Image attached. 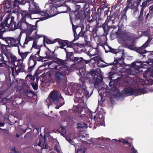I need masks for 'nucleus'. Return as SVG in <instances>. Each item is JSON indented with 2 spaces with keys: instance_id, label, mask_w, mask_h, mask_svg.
<instances>
[{
  "instance_id": "obj_5",
  "label": "nucleus",
  "mask_w": 153,
  "mask_h": 153,
  "mask_svg": "<svg viewBox=\"0 0 153 153\" xmlns=\"http://www.w3.org/2000/svg\"><path fill=\"white\" fill-rule=\"evenodd\" d=\"M50 102L48 104L50 105L52 104H57L55 107L56 109H58L64 104V99L60 94L56 90H53L51 93L50 96Z\"/></svg>"
},
{
  "instance_id": "obj_22",
  "label": "nucleus",
  "mask_w": 153,
  "mask_h": 153,
  "mask_svg": "<svg viewBox=\"0 0 153 153\" xmlns=\"http://www.w3.org/2000/svg\"><path fill=\"white\" fill-rule=\"evenodd\" d=\"M103 10V9H102L100 7L98 8L97 10V12L94 13V15H92L93 17L96 20L99 18L100 19L101 18V12Z\"/></svg>"
},
{
  "instance_id": "obj_39",
  "label": "nucleus",
  "mask_w": 153,
  "mask_h": 153,
  "mask_svg": "<svg viewBox=\"0 0 153 153\" xmlns=\"http://www.w3.org/2000/svg\"><path fill=\"white\" fill-rule=\"evenodd\" d=\"M73 59L74 60L73 61H72V62H75L76 61H79L78 62L80 63H81L82 61V60H83V58L82 57L79 58L78 57H74Z\"/></svg>"
},
{
  "instance_id": "obj_16",
  "label": "nucleus",
  "mask_w": 153,
  "mask_h": 153,
  "mask_svg": "<svg viewBox=\"0 0 153 153\" xmlns=\"http://www.w3.org/2000/svg\"><path fill=\"white\" fill-rule=\"evenodd\" d=\"M119 141L128 146L130 147V149L131 150V153H138L137 150L135 149L132 143H129L128 140H125L124 139H122L119 140Z\"/></svg>"
},
{
  "instance_id": "obj_53",
  "label": "nucleus",
  "mask_w": 153,
  "mask_h": 153,
  "mask_svg": "<svg viewBox=\"0 0 153 153\" xmlns=\"http://www.w3.org/2000/svg\"><path fill=\"white\" fill-rule=\"evenodd\" d=\"M147 3H148L146 1H145L143 2L141 5L142 6L141 9H144V8L146 7Z\"/></svg>"
},
{
  "instance_id": "obj_46",
  "label": "nucleus",
  "mask_w": 153,
  "mask_h": 153,
  "mask_svg": "<svg viewBox=\"0 0 153 153\" xmlns=\"http://www.w3.org/2000/svg\"><path fill=\"white\" fill-rule=\"evenodd\" d=\"M134 42H133L131 43L128 46V48L132 50H133L134 49Z\"/></svg>"
},
{
  "instance_id": "obj_13",
  "label": "nucleus",
  "mask_w": 153,
  "mask_h": 153,
  "mask_svg": "<svg viewBox=\"0 0 153 153\" xmlns=\"http://www.w3.org/2000/svg\"><path fill=\"white\" fill-rule=\"evenodd\" d=\"M40 51V49L36 53L33 54H32L30 57V59L36 61H45V60H44L45 59V57H44L41 56L39 55Z\"/></svg>"
},
{
  "instance_id": "obj_1",
  "label": "nucleus",
  "mask_w": 153,
  "mask_h": 153,
  "mask_svg": "<svg viewBox=\"0 0 153 153\" xmlns=\"http://www.w3.org/2000/svg\"><path fill=\"white\" fill-rule=\"evenodd\" d=\"M72 3L71 0H65L63 3L50 5L49 10H41L40 13L42 16H48L50 14L52 16H55L59 13H66L71 10V8L68 5V3Z\"/></svg>"
},
{
  "instance_id": "obj_31",
  "label": "nucleus",
  "mask_w": 153,
  "mask_h": 153,
  "mask_svg": "<svg viewBox=\"0 0 153 153\" xmlns=\"http://www.w3.org/2000/svg\"><path fill=\"white\" fill-rule=\"evenodd\" d=\"M33 48H34L36 49H38V50L40 49V51L41 50L40 47L37 45V42L36 40L33 41L32 47L30 49V51Z\"/></svg>"
},
{
  "instance_id": "obj_2",
  "label": "nucleus",
  "mask_w": 153,
  "mask_h": 153,
  "mask_svg": "<svg viewBox=\"0 0 153 153\" xmlns=\"http://www.w3.org/2000/svg\"><path fill=\"white\" fill-rule=\"evenodd\" d=\"M58 70L54 73V80L58 85L65 87L67 85L66 76L71 72V70Z\"/></svg>"
},
{
  "instance_id": "obj_33",
  "label": "nucleus",
  "mask_w": 153,
  "mask_h": 153,
  "mask_svg": "<svg viewBox=\"0 0 153 153\" xmlns=\"http://www.w3.org/2000/svg\"><path fill=\"white\" fill-rule=\"evenodd\" d=\"M141 0H135L133 4H131V6L133 7H138L140 5Z\"/></svg>"
},
{
  "instance_id": "obj_14",
  "label": "nucleus",
  "mask_w": 153,
  "mask_h": 153,
  "mask_svg": "<svg viewBox=\"0 0 153 153\" xmlns=\"http://www.w3.org/2000/svg\"><path fill=\"white\" fill-rule=\"evenodd\" d=\"M25 27V28H23V29H25L26 28L25 32L26 35L28 36H30L33 30H35L36 28L35 25L30 24L28 23H27V24Z\"/></svg>"
},
{
  "instance_id": "obj_44",
  "label": "nucleus",
  "mask_w": 153,
  "mask_h": 153,
  "mask_svg": "<svg viewBox=\"0 0 153 153\" xmlns=\"http://www.w3.org/2000/svg\"><path fill=\"white\" fill-rule=\"evenodd\" d=\"M101 26V25H97L96 24L94 27L93 28L92 31H94L95 33H96L98 30V28L102 27Z\"/></svg>"
},
{
  "instance_id": "obj_32",
  "label": "nucleus",
  "mask_w": 153,
  "mask_h": 153,
  "mask_svg": "<svg viewBox=\"0 0 153 153\" xmlns=\"http://www.w3.org/2000/svg\"><path fill=\"white\" fill-rule=\"evenodd\" d=\"M115 34L117 36H119L122 35L123 34H125L126 33L124 31L121 32V28L119 27L118 30L115 33Z\"/></svg>"
},
{
  "instance_id": "obj_8",
  "label": "nucleus",
  "mask_w": 153,
  "mask_h": 153,
  "mask_svg": "<svg viewBox=\"0 0 153 153\" xmlns=\"http://www.w3.org/2000/svg\"><path fill=\"white\" fill-rule=\"evenodd\" d=\"M124 94L127 96L134 95L137 96L141 94L146 93V91L143 88H137L133 89L131 87L124 88L123 90Z\"/></svg>"
},
{
  "instance_id": "obj_60",
  "label": "nucleus",
  "mask_w": 153,
  "mask_h": 153,
  "mask_svg": "<svg viewBox=\"0 0 153 153\" xmlns=\"http://www.w3.org/2000/svg\"><path fill=\"white\" fill-rule=\"evenodd\" d=\"M66 140L68 141V142L71 143V145H74L75 143L73 140L71 139H66Z\"/></svg>"
},
{
  "instance_id": "obj_47",
  "label": "nucleus",
  "mask_w": 153,
  "mask_h": 153,
  "mask_svg": "<svg viewBox=\"0 0 153 153\" xmlns=\"http://www.w3.org/2000/svg\"><path fill=\"white\" fill-rule=\"evenodd\" d=\"M109 51L110 52H111L114 54H116L117 53V50L116 49H113L111 47H109Z\"/></svg>"
},
{
  "instance_id": "obj_43",
  "label": "nucleus",
  "mask_w": 153,
  "mask_h": 153,
  "mask_svg": "<svg viewBox=\"0 0 153 153\" xmlns=\"http://www.w3.org/2000/svg\"><path fill=\"white\" fill-rule=\"evenodd\" d=\"M72 110L74 111L75 112H80L79 108L78 105L77 106H76L74 108H73Z\"/></svg>"
},
{
  "instance_id": "obj_7",
  "label": "nucleus",
  "mask_w": 153,
  "mask_h": 153,
  "mask_svg": "<svg viewBox=\"0 0 153 153\" xmlns=\"http://www.w3.org/2000/svg\"><path fill=\"white\" fill-rule=\"evenodd\" d=\"M67 90L69 93L70 92L72 94L75 93L76 96L81 95L82 97H83L84 96L86 97H89L90 96L88 91L86 89V86L85 87H81V86L78 85L76 86L75 88L73 87H68Z\"/></svg>"
},
{
  "instance_id": "obj_18",
  "label": "nucleus",
  "mask_w": 153,
  "mask_h": 153,
  "mask_svg": "<svg viewBox=\"0 0 153 153\" xmlns=\"http://www.w3.org/2000/svg\"><path fill=\"white\" fill-rule=\"evenodd\" d=\"M128 6L126 7L123 9V11L121 13H118L120 16L121 20L124 21L125 20L126 21L127 19V16L126 15V13L128 10Z\"/></svg>"
},
{
  "instance_id": "obj_48",
  "label": "nucleus",
  "mask_w": 153,
  "mask_h": 153,
  "mask_svg": "<svg viewBox=\"0 0 153 153\" xmlns=\"http://www.w3.org/2000/svg\"><path fill=\"white\" fill-rule=\"evenodd\" d=\"M17 58L15 56H12L11 57V63H14L17 61Z\"/></svg>"
},
{
  "instance_id": "obj_11",
  "label": "nucleus",
  "mask_w": 153,
  "mask_h": 153,
  "mask_svg": "<svg viewBox=\"0 0 153 153\" xmlns=\"http://www.w3.org/2000/svg\"><path fill=\"white\" fill-rule=\"evenodd\" d=\"M25 18L22 17L20 21L17 24H16L15 22L13 21V24L15 25V30L19 29L20 30H23V28H25V26L27 24L28 22H26Z\"/></svg>"
},
{
  "instance_id": "obj_56",
  "label": "nucleus",
  "mask_w": 153,
  "mask_h": 153,
  "mask_svg": "<svg viewBox=\"0 0 153 153\" xmlns=\"http://www.w3.org/2000/svg\"><path fill=\"white\" fill-rule=\"evenodd\" d=\"M35 62H36V61L33 60H32V59H30L29 58L28 65H30V64L31 65H33L34 64Z\"/></svg>"
},
{
  "instance_id": "obj_38",
  "label": "nucleus",
  "mask_w": 153,
  "mask_h": 153,
  "mask_svg": "<svg viewBox=\"0 0 153 153\" xmlns=\"http://www.w3.org/2000/svg\"><path fill=\"white\" fill-rule=\"evenodd\" d=\"M90 1L91 0H80L81 3L80 4L84 3V4L83 5V8H85L87 5L86 3L90 2Z\"/></svg>"
},
{
  "instance_id": "obj_49",
  "label": "nucleus",
  "mask_w": 153,
  "mask_h": 153,
  "mask_svg": "<svg viewBox=\"0 0 153 153\" xmlns=\"http://www.w3.org/2000/svg\"><path fill=\"white\" fill-rule=\"evenodd\" d=\"M148 58L150 59H153V51L150 52L149 54L147 55Z\"/></svg>"
},
{
  "instance_id": "obj_63",
  "label": "nucleus",
  "mask_w": 153,
  "mask_h": 153,
  "mask_svg": "<svg viewBox=\"0 0 153 153\" xmlns=\"http://www.w3.org/2000/svg\"><path fill=\"white\" fill-rule=\"evenodd\" d=\"M91 11L92 12V14L91 15V16H92L93 15H94V14L96 13V9L95 7H93L91 9Z\"/></svg>"
},
{
  "instance_id": "obj_9",
  "label": "nucleus",
  "mask_w": 153,
  "mask_h": 153,
  "mask_svg": "<svg viewBox=\"0 0 153 153\" xmlns=\"http://www.w3.org/2000/svg\"><path fill=\"white\" fill-rule=\"evenodd\" d=\"M53 62L57 65H55L54 67L55 69L57 70H71L67 65L68 64L66 62V61L61 59L56 58L53 60Z\"/></svg>"
},
{
  "instance_id": "obj_29",
  "label": "nucleus",
  "mask_w": 153,
  "mask_h": 153,
  "mask_svg": "<svg viewBox=\"0 0 153 153\" xmlns=\"http://www.w3.org/2000/svg\"><path fill=\"white\" fill-rule=\"evenodd\" d=\"M153 16V12H149L146 16V19L145 20V23L149 21Z\"/></svg>"
},
{
  "instance_id": "obj_37",
  "label": "nucleus",
  "mask_w": 153,
  "mask_h": 153,
  "mask_svg": "<svg viewBox=\"0 0 153 153\" xmlns=\"http://www.w3.org/2000/svg\"><path fill=\"white\" fill-rule=\"evenodd\" d=\"M45 138L43 137H40L39 138V143L38 144V146H39L42 147L43 146V144H42V142L44 141Z\"/></svg>"
},
{
  "instance_id": "obj_41",
  "label": "nucleus",
  "mask_w": 153,
  "mask_h": 153,
  "mask_svg": "<svg viewBox=\"0 0 153 153\" xmlns=\"http://www.w3.org/2000/svg\"><path fill=\"white\" fill-rule=\"evenodd\" d=\"M108 79L111 80H112V79L114 77V76L115 74L114 73H112L110 71L108 73Z\"/></svg>"
},
{
  "instance_id": "obj_59",
  "label": "nucleus",
  "mask_w": 153,
  "mask_h": 153,
  "mask_svg": "<svg viewBox=\"0 0 153 153\" xmlns=\"http://www.w3.org/2000/svg\"><path fill=\"white\" fill-rule=\"evenodd\" d=\"M27 37L30 41L31 40H36V38L34 36L30 37L29 36H27Z\"/></svg>"
},
{
  "instance_id": "obj_25",
  "label": "nucleus",
  "mask_w": 153,
  "mask_h": 153,
  "mask_svg": "<svg viewBox=\"0 0 153 153\" xmlns=\"http://www.w3.org/2000/svg\"><path fill=\"white\" fill-rule=\"evenodd\" d=\"M99 116V114H96V116L95 115L94 117V120L96 122L99 121L101 125H102L104 123V118L102 116L100 119V117L99 118L98 117Z\"/></svg>"
},
{
  "instance_id": "obj_52",
  "label": "nucleus",
  "mask_w": 153,
  "mask_h": 153,
  "mask_svg": "<svg viewBox=\"0 0 153 153\" xmlns=\"http://www.w3.org/2000/svg\"><path fill=\"white\" fill-rule=\"evenodd\" d=\"M85 151L83 149L79 148L77 151V153H85Z\"/></svg>"
},
{
  "instance_id": "obj_61",
  "label": "nucleus",
  "mask_w": 153,
  "mask_h": 153,
  "mask_svg": "<svg viewBox=\"0 0 153 153\" xmlns=\"http://www.w3.org/2000/svg\"><path fill=\"white\" fill-rule=\"evenodd\" d=\"M26 77H29L31 80H34L35 79V77L31 75L30 74H28L27 76Z\"/></svg>"
},
{
  "instance_id": "obj_50",
  "label": "nucleus",
  "mask_w": 153,
  "mask_h": 153,
  "mask_svg": "<svg viewBox=\"0 0 153 153\" xmlns=\"http://www.w3.org/2000/svg\"><path fill=\"white\" fill-rule=\"evenodd\" d=\"M74 40H73V41L74 42L77 40L79 39V37L80 36H79V34L77 35V34L76 33V32L75 33V34L74 33Z\"/></svg>"
},
{
  "instance_id": "obj_19",
  "label": "nucleus",
  "mask_w": 153,
  "mask_h": 153,
  "mask_svg": "<svg viewBox=\"0 0 153 153\" xmlns=\"http://www.w3.org/2000/svg\"><path fill=\"white\" fill-rule=\"evenodd\" d=\"M22 65L18 62L16 66L15 65V70L17 74L21 72H25L26 71L25 70V67L22 66Z\"/></svg>"
},
{
  "instance_id": "obj_15",
  "label": "nucleus",
  "mask_w": 153,
  "mask_h": 153,
  "mask_svg": "<svg viewBox=\"0 0 153 153\" xmlns=\"http://www.w3.org/2000/svg\"><path fill=\"white\" fill-rule=\"evenodd\" d=\"M149 42L146 41L143 45L141 47L137 48L136 49V51L138 53L143 55L144 57L146 55H143L146 53L145 50H144L145 48L148 46Z\"/></svg>"
},
{
  "instance_id": "obj_45",
  "label": "nucleus",
  "mask_w": 153,
  "mask_h": 153,
  "mask_svg": "<svg viewBox=\"0 0 153 153\" xmlns=\"http://www.w3.org/2000/svg\"><path fill=\"white\" fill-rule=\"evenodd\" d=\"M120 60V59H119V60H118L117 59H115L114 60V62L113 63L109 64V65H116L118 63H119L118 62L119 61V60Z\"/></svg>"
},
{
  "instance_id": "obj_51",
  "label": "nucleus",
  "mask_w": 153,
  "mask_h": 153,
  "mask_svg": "<svg viewBox=\"0 0 153 153\" xmlns=\"http://www.w3.org/2000/svg\"><path fill=\"white\" fill-rule=\"evenodd\" d=\"M144 10L143 9V8L141 9L140 15L138 17V19L140 20H141L143 18V14Z\"/></svg>"
},
{
  "instance_id": "obj_20",
  "label": "nucleus",
  "mask_w": 153,
  "mask_h": 153,
  "mask_svg": "<svg viewBox=\"0 0 153 153\" xmlns=\"http://www.w3.org/2000/svg\"><path fill=\"white\" fill-rule=\"evenodd\" d=\"M111 21L112 23L117 21H119L120 22L122 20H121L120 16L118 13L117 14L116 13H114L112 16H110Z\"/></svg>"
},
{
  "instance_id": "obj_21",
  "label": "nucleus",
  "mask_w": 153,
  "mask_h": 153,
  "mask_svg": "<svg viewBox=\"0 0 153 153\" xmlns=\"http://www.w3.org/2000/svg\"><path fill=\"white\" fill-rule=\"evenodd\" d=\"M56 42L59 43V45H61V46L59 48L64 49V48L63 47L67 45V42H68V41L67 40H63L60 39H56Z\"/></svg>"
},
{
  "instance_id": "obj_27",
  "label": "nucleus",
  "mask_w": 153,
  "mask_h": 153,
  "mask_svg": "<svg viewBox=\"0 0 153 153\" xmlns=\"http://www.w3.org/2000/svg\"><path fill=\"white\" fill-rule=\"evenodd\" d=\"M43 42L44 44L46 42L47 44H52L56 42V39L52 41L49 39L46 38L45 36H44Z\"/></svg>"
},
{
  "instance_id": "obj_30",
  "label": "nucleus",
  "mask_w": 153,
  "mask_h": 153,
  "mask_svg": "<svg viewBox=\"0 0 153 153\" xmlns=\"http://www.w3.org/2000/svg\"><path fill=\"white\" fill-rule=\"evenodd\" d=\"M47 48L48 50V51L45 52L46 56L44 57H45V59H51L53 58V55H50L51 52V51L48 48Z\"/></svg>"
},
{
  "instance_id": "obj_17",
  "label": "nucleus",
  "mask_w": 153,
  "mask_h": 153,
  "mask_svg": "<svg viewBox=\"0 0 153 153\" xmlns=\"http://www.w3.org/2000/svg\"><path fill=\"white\" fill-rule=\"evenodd\" d=\"M64 50L66 53V58L67 60H70L71 61L74 60V53L73 52L69 51V50L64 48Z\"/></svg>"
},
{
  "instance_id": "obj_64",
  "label": "nucleus",
  "mask_w": 153,
  "mask_h": 153,
  "mask_svg": "<svg viewBox=\"0 0 153 153\" xmlns=\"http://www.w3.org/2000/svg\"><path fill=\"white\" fill-rule=\"evenodd\" d=\"M111 90L114 92L117 91V88L116 86L112 87L111 88Z\"/></svg>"
},
{
  "instance_id": "obj_12",
  "label": "nucleus",
  "mask_w": 153,
  "mask_h": 153,
  "mask_svg": "<svg viewBox=\"0 0 153 153\" xmlns=\"http://www.w3.org/2000/svg\"><path fill=\"white\" fill-rule=\"evenodd\" d=\"M7 49L6 46L2 44L0 42V67H2L3 64L6 63V61L4 60V57L2 52Z\"/></svg>"
},
{
  "instance_id": "obj_28",
  "label": "nucleus",
  "mask_w": 153,
  "mask_h": 153,
  "mask_svg": "<svg viewBox=\"0 0 153 153\" xmlns=\"http://www.w3.org/2000/svg\"><path fill=\"white\" fill-rule=\"evenodd\" d=\"M79 95L80 96H77L74 99V102L79 103L84 102L83 97H82L81 95Z\"/></svg>"
},
{
  "instance_id": "obj_54",
  "label": "nucleus",
  "mask_w": 153,
  "mask_h": 153,
  "mask_svg": "<svg viewBox=\"0 0 153 153\" xmlns=\"http://www.w3.org/2000/svg\"><path fill=\"white\" fill-rule=\"evenodd\" d=\"M83 69V68L80 69L79 71V74L81 75L82 76H84L85 75V73L84 71H82Z\"/></svg>"
},
{
  "instance_id": "obj_42",
  "label": "nucleus",
  "mask_w": 153,
  "mask_h": 153,
  "mask_svg": "<svg viewBox=\"0 0 153 153\" xmlns=\"http://www.w3.org/2000/svg\"><path fill=\"white\" fill-rule=\"evenodd\" d=\"M74 42H73V41L71 42H67V48H73V45L74 44L73 43Z\"/></svg>"
},
{
  "instance_id": "obj_58",
  "label": "nucleus",
  "mask_w": 153,
  "mask_h": 153,
  "mask_svg": "<svg viewBox=\"0 0 153 153\" xmlns=\"http://www.w3.org/2000/svg\"><path fill=\"white\" fill-rule=\"evenodd\" d=\"M111 16L110 15H109V16H107V19L105 21L104 23H107V24H108V23L110 22V21H111V19L110 18Z\"/></svg>"
},
{
  "instance_id": "obj_34",
  "label": "nucleus",
  "mask_w": 153,
  "mask_h": 153,
  "mask_svg": "<svg viewBox=\"0 0 153 153\" xmlns=\"http://www.w3.org/2000/svg\"><path fill=\"white\" fill-rule=\"evenodd\" d=\"M87 78L85 77H80V78L79 79L81 81L82 83V87H85V86H86V85L85 84V80L86 79H87Z\"/></svg>"
},
{
  "instance_id": "obj_26",
  "label": "nucleus",
  "mask_w": 153,
  "mask_h": 153,
  "mask_svg": "<svg viewBox=\"0 0 153 153\" xmlns=\"http://www.w3.org/2000/svg\"><path fill=\"white\" fill-rule=\"evenodd\" d=\"M18 51L19 55L21 56L22 59H25L26 58L28 54L30 53L29 52H26L25 53L21 52L19 47H18Z\"/></svg>"
},
{
  "instance_id": "obj_55",
  "label": "nucleus",
  "mask_w": 153,
  "mask_h": 153,
  "mask_svg": "<svg viewBox=\"0 0 153 153\" xmlns=\"http://www.w3.org/2000/svg\"><path fill=\"white\" fill-rule=\"evenodd\" d=\"M32 85L33 88L35 90H37L38 88V85L36 83H33L32 84Z\"/></svg>"
},
{
  "instance_id": "obj_6",
  "label": "nucleus",
  "mask_w": 153,
  "mask_h": 153,
  "mask_svg": "<svg viewBox=\"0 0 153 153\" xmlns=\"http://www.w3.org/2000/svg\"><path fill=\"white\" fill-rule=\"evenodd\" d=\"M88 73L91 76V78L95 80L94 85L95 88L100 86L103 83V77L101 72L91 69L88 71Z\"/></svg>"
},
{
  "instance_id": "obj_40",
  "label": "nucleus",
  "mask_w": 153,
  "mask_h": 153,
  "mask_svg": "<svg viewBox=\"0 0 153 153\" xmlns=\"http://www.w3.org/2000/svg\"><path fill=\"white\" fill-rule=\"evenodd\" d=\"M103 19L101 18L100 19H98L96 20V24L97 25H102Z\"/></svg>"
},
{
  "instance_id": "obj_36",
  "label": "nucleus",
  "mask_w": 153,
  "mask_h": 153,
  "mask_svg": "<svg viewBox=\"0 0 153 153\" xmlns=\"http://www.w3.org/2000/svg\"><path fill=\"white\" fill-rule=\"evenodd\" d=\"M36 64V62H35L34 64L33 65H31L30 64V65H28V70L27 72H30L33 70V69L35 65Z\"/></svg>"
},
{
  "instance_id": "obj_24",
  "label": "nucleus",
  "mask_w": 153,
  "mask_h": 153,
  "mask_svg": "<svg viewBox=\"0 0 153 153\" xmlns=\"http://www.w3.org/2000/svg\"><path fill=\"white\" fill-rule=\"evenodd\" d=\"M5 41L8 44H10V45L12 46H16V44H15L16 41L13 39L10 38H7L5 40Z\"/></svg>"
},
{
  "instance_id": "obj_10",
  "label": "nucleus",
  "mask_w": 153,
  "mask_h": 153,
  "mask_svg": "<svg viewBox=\"0 0 153 153\" xmlns=\"http://www.w3.org/2000/svg\"><path fill=\"white\" fill-rule=\"evenodd\" d=\"M83 30L84 27H81V31L79 33V35L81 37H84V40L85 41L86 43H76L75 44L78 46L84 47H85L87 46L88 43H89V41H87L86 40L87 38V36L86 33V32L88 31L87 28H86L85 30Z\"/></svg>"
},
{
  "instance_id": "obj_57",
  "label": "nucleus",
  "mask_w": 153,
  "mask_h": 153,
  "mask_svg": "<svg viewBox=\"0 0 153 153\" xmlns=\"http://www.w3.org/2000/svg\"><path fill=\"white\" fill-rule=\"evenodd\" d=\"M81 2L80 1V0H79V2H78V4H79V5H78V7H77L76 10H80V9L81 7L82 6V3H81V4H80ZM83 6V5H82ZM83 7V6H82Z\"/></svg>"
},
{
  "instance_id": "obj_62",
  "label": "nucleus",
  "mask_w": 153,
  "mask_h": 153,
  "mask_svg": "<svg viewBox=\"0 0 153 153\" xmlns=\"http://www.w3.org/2000/svg\"><path fill=\"white\" fill-rule=\"evenodd\" d=\"M61 132L64 134H66V131L65 129V128H64L63 127H61Z\"/></svg>"
},
{
  "instance_id": "obj_23",
  "label": "nucleus",
  "mask_w": 153,
  "mask_h": 153,
  "mask_svg": "<svg viewBox=\"0 0 153 153\" xmlns=\"http://www.w3.org/2000/svg\"><path fill=\"white\" fill-rule=\"evenodd\" d=\"M101 27H102L106 34H108L110 29L111 28V26H108L107 23H104L102 25Z\"/></svg>"
},
{
  "instance_id": "obj_4",
  "label": "nucleus",
  "mask_w": 153,
  "mask_h": 153,
  "mask_svg": "<svg viewBox=\"0 0 153 153\" xmlns=\"http://www.w3.org/2000/svg\"><path fill=\"white\" fill-rule=\"evenodd\" d=\"M79 10H75L70 14V19L74 20L75 22L77 20L80 21L85 19L86 18L89 17L90 10V9H88L87 8H83L80 11Z\"/></svg>"
},
{
  "instance_id": "obj_35",
  "label": "nucleus",
  "mask_w": 153,
  "mask_h": 153,
  "mask_svg": "<svg viewBox=\"0 0 153 153\" xmlns=\"http://www.w3.org/2000/svg\"><path fill=\"white\" fill-rule=\"evenodd\" d=\"M73 20L72 19H70L72 25V29L74 32V33L75 34V33L76 32V29L78 27V26L77 25H75L74 24L73 22Z\"/></svg>"
},
{
  "instance_id": "obj_3",
  "label": "nucleus",
  "mask_w": 153,
  "mask_h": 153,
  "mask_svg": "<svg viewBox=\"0 0 153 153\" xmlns=\"http://www.w3.org/2000/svg\"><path fill=\"white\" fill-rule=\"evenodd\" d=\"M29 0H14L13 2L11 0H4L1 5L4 12L5 15L6 13H11L15 7H19V4L24 5L27 2L29 4Z\"/></svg>"
}]
</instances>
